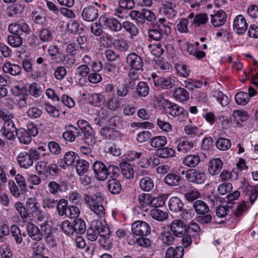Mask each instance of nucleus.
<instances>
[{
  "label": "nucleus",
  "instance_id": "nucleus-1",
  "mask_svg": "<svg viewBox=\"0 0 258 258\" xmlns=\"http://www.w3.org/2000/svg\"><path fill=\"white\" fill-rule=\"evenodd\" d=\"M84 200L89 209L98 217L101 218L104 217L105 210L102 204L103 199L100 193L94 195L85 194Z\"/></svg>",
  "mask_w": 258,
  "mask_h": 258
},
{
  "label": "nucleus",
  "instance_id": "nucleus-2",
  "mask_svg": "<svg viewBox=\"0 0 258 258\" xmlns=\"http://www.w3.org/2000/svg\"><path fill=\"white\" fill-rule=\"evenodd\" d=\"M94 229L97 230L99 235L102 238L99 239L100 243L102 246L105 247L106 244L110 243L109 238L110 235V230L105 220H94L92 221Z\"/></svg>",
  "mask_w": 258,
  "mask_h": 258
},
{
  "label": "nucleus",
  "instance_id": "nucleus-3",
  "mask_svg": "<svg viewBox=\"0 0 258 258\" xmlns=\"http://www.w3.org/2000/svg\"><path fill=\"white\" fill-rule=\"evenodd\" d=\"M15 180L18 184L13 180H10L8 182V187L11 194L16 198L20 196L23 192L27 190V185L24 177L18 174L15 176Z\"/></svg>",
  "mask_w": 258,
  "mask_h": 258
},
{
  "label": "nucleus",
  "instance_id": "nucleus-4",
  "mask_svg": "<svg viewBox=\"0 0 258 258\" xmlns=\"http://www.w3.org/2000/svg\"><path fill=\"white\" fill-rule=\"evenodd\" d=\"M181 174L185 175V177L188 182L198 184L204 183L207 178L206 174L204 171L197 169L183 170Z\"/></svg>",
  "mask_w": 258,
  "mask_h": 258
},
{
  "label": "nucleus",
  "instance_id": "nucleus-5",
  "mask_svg": "<svg viewBox=\"0 0 258 258\" xmlns=\"http://www.w3.org/2000/svg\"><path fill=\"white\" fill-rule=\"evenodd\" d=\"M8 31L11 34L21 36L23 34H29L31 30L28 24L25 21L21 20L16 23L10 24L8 27Z\"/></svg>",
  "mask_w": 258,
  "mask_h": 258
},
{
  "label": "nucleus",
  "instance_id": "nucleus-6",
  "mask_svg": "<svg viewBox=\"0 0 258 258\" xmlns=\"http://www.w3.org/2000/svg\"><path fill=\"white\" fill-rule=\"evenodd\" d=\"M127 66L137 71H143L144 61L141 56L135 52L127 54L125 58Z\"/></svg>",
  "mask_w": 258,
  "mask_h": 258
},
{
  "label": "nucleus",
  "instance_id": "nucleus-7",
  "mask_svg": "<svg viewBox=\"0 0 258 258\" xmlns=\"http://www.w3.org/2000/svg\"><path fill=\"white\" fill-rule=\"evenodd\" d=\"M132 231L134 235L144 237L150 234L151 228L147 222L142 221H137L132 224Z\"/></svg>",
  "mask_w": 258,
  "mask_h": 258
},
{
  "label": "nucleus",
  "instance_id": "nucleus-8",
  "mask_svg": "<svg viewBox=\"0 0 258 258\" xmlns=\"http://www.w3.org/2000/svg\"><path fill=\"white\" fill-rule=\"evenodd\" d=\"M100 25L108 28L109 30L117 32L122 29V24L116 19L113 17H107L105 16H101L99 18Z\"/></svg>",
  "mask_w": 258,
  "mask_h": 258
},
{
  "label": "nucleus",
  "instance_id": "nucleus-9",
  "mask_svg": "<svg viewBox=\"0 0 258 258\" xmlns=\"http://www.w3.org/2000/svg\"><path fill=\"white\" fill-rule=\"evenodd\" d=\"M1 132L3 136L6 139L9 141H14L17 136L18 130L13 121H8L4 122Z\"/></svg>",
  "mask_w": 258,
  "mask_h": 258
},
{
  "label": "nucleus",
  "instance_id": "nucleus-10",
  "mask_svg": "<svg viewBox=\"0 0 258 258\" xmlns=\"http://www.w3.org/2000/svg\"><path fill=\"white\" fill-rule=\"evenodd\" d=\"M161 102L164 105L165 112L169 115L176 117L183 114V108L179 106L177 104L172 103L164 99H163Z\"/></svg>",
  "mask_w": 258,
  "mask_h": 258
},
{
  "label": "nucleus",
  "instance_id": "nucleus-11",
  "mask_svg": "<svg viewBox=\"0 0 258 258\" xmlns=\"http://www.w3.org/2000/svg\"><path fill=\"white\" fill-rule=\"evenodd\" d=\"M233 27L237 34H244L248 27L245 18L242 15H237L233 20Z\"/></svg>",
  "mask_w": 258,
  "mask_h": 258
},
{
  "label": "nucleus",
  "instance_id": "nucleus-12",
  "mask_svg": "<svg viewBox=\"0 0 258 258\" xmlns=\"http://www.w3.org/2000/svg\"><path fill=\"white\" fill-rule=\"evenodd\" d=\"M170 229L174 236L181 237L185 233L186 227L183 221L175 219L171 223Z\"/></svg>",
  "mask_w": 258,
  "mask_h": 258
},
{
  "label": "nucleus",
  "instance_id": "nucleus-13",
  "mask_svg": "<svg viewBox=\"0 0 258 258\" xmlns=\"http://www.w3.org/2000/svg\"><path fill=\"white\" fill-rule=\"evenodd\" d=\"M95 177L98 180L104 181L107 179V167L101 161H95L93 165Z\"/></svg>",
  "mask_w": 258,
  "mask_h": 258
},
{
  "label": "nucleus",
  "instance_id": "nucleus-14",
  "mask_svg": "<svg viewBox=\"0 0 258 258\" xmlns=\"http://www.w3.org/2000/svg\"><path fill=\"white\" fill-rule=\"evenodd\" d=\"M25 206L27 211L31 214V218L34 215H38L42 213L40 205L35 198H29L26 200Z\"/></svg>",
  "mask_w": 258,
  "mask_h": 258
},
{
  "label": "nucleus",
  "instance_id": "nucleus-15",
  "mask_svg": "<svg viewBox=\"0 0 258 258\" xmlns=\"http://www.w3.org/2000/svg\"><path fill=\"white\" fill-rule=\"evenodd\" d=\"M210 16L211 22L214 27H220L226 22L227 16L223 10L214 12Z\"/></svg>",
  "mask_w": 258,
  "mask_h": 258
},
{
  "label": "nucleus",
  "instance_id": "nucleus-16",
  "mask_svg": "<svg viewBox=\"0 0 258 258\" xmlns=\"http://www.w3.org/2000/svg\"><path fill=\"white\" fill-rule=\"evenodd\" d=\"M98 10L93 6L85 8L82 13V18L86 21L93 22L98 17Z\"/></svg>",
  "mask_w": 258,
  "mask_h": 258
},
{
  "label": "nucleus",
  "instance_id": "nucleus-17",
  "mask_svg": "<svg viewBox=\"0 0 258 258\" xmlns=\"http://www.w3.org/2000/svg\"><path fill=\"white\" fill-rule=\"evenodd\" d=\"M78 158V154L74 152H67L64 154L63 159L59 162L60 166L65 169L66 167L73 165L76 163Z\"/></svg>",
  "mask_w": 258,
  "mask_h": 258
},
{
  "label": "nucleus",
  "instance_id": "nucleus-18",
  "mask_svg": "<svg viewBox=\"0 0 258 258\" xmlns=\"http://www.w3.org/2000/svg\"><path fill=\"white\" fill-rule=\"evenodd\" d=\"M26 229L28 235L33 240L39 241L42 239L43 234L39 228L33 223H28L26 225Z\"/></svg>",
  "mask_w": 258,
  "mask_h": 258
},
{
  "label": "nucleus",
  "instance_id": "nucleus-19",
  "mask_svg": "<svg viewBox=\"0 0 258 258\" xmlns=\"http://www.w3.org/2000/svg\"><path fill=\"white\" fill-rule=\"evenodd\" d=\"M18 164L21 168L28 169L33 164V161L26 151L20 152L17 157Z\"/></svg>",
  "mask_w": 258,
  "mask_h": 258
},
{
  "label": "nucleus",
  "instance_id": "nucleus-20",
  "mask_svg": "<svg viewBox=\"0 0 258 258\" xmlns=\"http://www.w3.org/2000/svg\"><path fill=\"white\" fill-rule=\"evenodd\" d=\"M175 81L171 77H161L154 79V84L155 86L162 89H169L172 88Z\"/></svg>",
  "mask_w": 258,
  "mask_h": 258
},
{
  "label": "nucleus",
  "instance_id": "nucleus-21",
  "mask_svg": "<svg viewBox=\"0 0 258 258\" xmlns=\"http://www.w3.org/2000/svg\"><path fill=\"white\" fill-rule=\"evenodd\" d=\"M223 164L222 160L219 158L212 159L209 164V173L212 175H217L221 171Z\"/></svg>",
  "mask_w": 258,
  "mask_h": 258
},
{
  "label": "nucleus",
  "instance_id": "nucleus-22",
  "mask_svg": "<svg viewBox=\"0 0 258 258\" xmlns=\"http://www.w3.org/2000/svg\"><path fill=\"white\" fill-rule=\"evenodd\" d=\"M184 254V249L182 246H178L175 248L168 247L165 253L166 258H182Z\"/></svg>",
  "mask_w": 258,
  "mask_h": 258
},
{
  "label": "nucleus",
  "instance_id": "nucleus-23",
  "mask_svg": "<svg viewBox=\"0 0 258 258\" xmlns=\"http://www.w3.org/2000/svg\"><path fill=\"white\" fill-rule=\"evenodd\" d=\"M171 23L168 22L164 18L159 19L156 23V26L162 34L169 35L171 32Z\"/></svg>",
  "mask_w": 258,
  "mask_h": 258
},
{
  "label": "nucleus",
  "instance_id": "nucleus-24",
  "mask_svg": "<svg viewBox=\"0 0 258 258\" xmlns=\"http://www.w3.org/2000/svg\"><path fill=\"white\" fill-rule=\"evenodd\" d=\"M183 205L181 200L177 197L171 198L168 201L169 209L174 213L180 212L183 209Z\"/></svg>",
  "mask_w": 258,
  "mask_h": 258
},
{
  "label": "nucleus",
  "instance_id": "nucleus-25",
  "mask_svg": "<svg viewBox=\"0 0 258 258\" xmlns=\"http://www.w3.org/2000/svg\"><path fill=\"white\" fill-rule=\"evenodd\" d=\"M3 70L6 73L10 74L13 76H17L21 73L22 69L18 64L6 62L3 65Z\"/></svg>",
  "mask_w": 258,
  "mask_h": 258
},
{
  "label": "nucleus",
  "instance_id": "nucleus-26",
  "mask_svg": "<svg viewBox=\"0 0 258 258\" xmlns=\"http://www.w3.org/2000/svg\"><path fill=\"white\" fill-rule=\"evenodd\" d=\"M121 98L113 95L106 102L105 106L108 109L111 111H116L120 107Z\"/></svg>",
  "mask_w": 258,
  "mask_h": 258
},
{
  "label": "nucleus",
  "instance_id": "nucleus-27",
  "mask_svg": "<svg viewBox=\"0 0 258 258\" xmlns=\"http://www.w3.org/2000/svg\"><path fill=\"white\" fill-rule=\"evenodd\" d=\"M155 153L157 156L163 159L173 157L175 155V150L172 148L168 147H163L161 149H156Z\"/></svg>",
  "mask_w": 258,
  "mask_h": 258
},
{
  "label": "nucleus",
  "instance_id": "nucleus-28",
  "mask_svg": "<svg viewBox=\"0 0 258 258\" xmlns=\"http://www.w3.org/2000/svg\"><path fill=\"white\" fill-rule=\"evenodd\" d=\"M167 140L163 136H157L150 139V144L152 148L161 149L167 144Z\"/></svg>",
  "mask_w": 258,
  "mask_h": 258
},
{
  "label": "nucleus",
  "instance_id": "nucleus-29",
  "mask_svg": "<svg viewBox=\"0 0 258 258\" xmlns=\"http://www.w3.org/2000/svg\"><path fill=\"white\" fill-rule=\"evenodd\" d=\"M173 95L176 100L181 102L187 101L189 98L187 91L181 87L176 88L174 91Z\"/></svg>",
  "mask_w": 258,
  "mask_h": 258
},
{
  "label": "nucleus",
  "instance_id": "nucleus-30",
  "mask_svg": "<svg viewBox=\"0 0 258 258\" xmlns=\"http://www.w3.org/2000/svg\"><path fill=\"white\" fill-rule=\"evenodd\" d=\"M15 208L23 221L31 220V214L28 212L26 207L24 206L21 202H16L15 205Z\"/></svg>",
  "mask_w": 258,
  "mask_h": 258
},
{
  "label": "nucleus",
  "instance_id": "nucleus-31",
  "mask_svg": "<svg viewBox=\"0 0 258 258\" xmlns=\"http://www.w3.org/2000/svg\"><path fill=\"white\" fill-rule=\"evenodd\" d=\"M108 190L113 195L119 194L121 191V185L119 180L112 178L109 179L107 182Z\"/></svg>",
  "mask_w": 258,
  "mask_h": 258
},
{
  "label": "nucleus",
  "instance_id": "nucleus-32",
  "mask_svg": "<svg viewBox=\"0 0 258 258\" xmlns=\"http://www.w3.org/2000/svg\"><path fill=\"white\" fill-rule=\"evenodd\" d=\"M200 162V158L199 155L190 154L186 156L183 160L184 165L189 167H195Z\"/></svg>",
  "mask_w": 258,
  "mask_h": 258
},
{
  "label": "nucleus",
  "instance_id": "nucleus-33",
  "mask_svg": "<svg viewBox=\"0 0 258 258\" xmlns=\"http://www.w3.org/2000/svg\"><path fill=\"white\" fill-rule=\"evenodd\" d=\"M124 28L130 34L131 38L137 36L139 30L137 26L129 21H125L122 23V28Z\"/></svg>",
  "mask_w": 258,
  "mask_h": 258
},
{
  "label": "nucleus",
  "instance_id": "nucleus-34",
  "mask_svg": "<svg viewBox=\"0 0 258 258\" xmlns=\"http://www.w3.org/2000/svg\"><path fill=\"white\" fill-rule=\"evenodd\" d=\"M121 173L123 176L127 179H131L134 177V170L132 166L127 162H121L120 163Z\"/></svg>",
  "mask_w": 258,
  "mask_h": 258
},
{
  "label": "nucleus",
  "instance_id": "nucleus-35",
  "mask_svg": "<svg viewBox=\"0 0 258 258\" xmlns=\"http://www.w3.org/2000/svg\"><path fill=\"white\" fill-rule=\"evenodd\" d=\"M74 233L82 234L86 231L85 221L81 218H76L73 222Z\"/></svg>",
  "mask_w": 258,
  "mask_h": 258
},
{
  "label": "nucleus",
  "instance_id": "nucleus-36",
  "mask_svg": "<svg viewBox=\"0 0 258 258\" xmlns=\"http://www.w3.org/2000/svg\"><path fill=\"white\" fill-rule=\"evenodd\" d=\"M172 232L169 231H162L160 234V239L163 244L166 246H170L174 244L175 239Z\"/></svg>",
  "mask_w": 258,
  "mask_h": 258
},
{
  "label": "nucleus",
  "instance_id": "nucleus-37",
  "mask_svg": "<svg viewBox=\"0 0 258 258\" xmlns=\"http://www.w3.org/2000/svg\"><path fill=\"white\" fill-rule=\"evenodd\" d=\"M167 118L168 116L167 115L159 117L157 119V124L159 128L162 131L169 132L172 130V126L167 121Z\"/></svg>",
  "mask_w": 258,
  "mask_h": 258
},
{
  "label": "nucleus",
  "instance_id": "nucleus-38",
  "mask_svg": "<svg viewBox=\"0 0 258 258\" xmlns=\"http://www.w3.org/2000/svg\"><path fill=\"white\" fill-rule=\"evenodd\" d=\"M10 232L11 235L15 239L16 243L20 244L23 241V235L25 236V233L23 234L21 233L19 227L15 224L12 225L10 227Z\"/></svg>",
  "mask_w": 258,
  "mask_h": 258
},
{
  "label": "nucleus",
  "instance_id": "nucleus-39",
  "mask_svg": "<svg viewBox=\"0 0 258 258\" xmlns=\"http://www.w3.org/2000/svg\"><path fill=\"white\" fill-rule=\"evenodd\" d=\"M150 213L151 217L158 221H163L168 218V213L159 209H152L150 211Z\"/></svg>",
  "mask_w": 258,
  "mask_h": 258
},
{
  "label": "nucleus",
  "instance_id": "nucleus-40",
  "mask_svg": "<svg viewBox=\"0 0 258 258\" xmlns=\"http://www.w3.org/2000/svg\"><path fill=\"white\" fill-rule=\"evenodd\" d=\"M28 91L33 97L38 98L41 95L43 90L40 84L33 82L28 86Z\"/></svg>",
  "mask_w": 258,
  "mask_h": 258
},
{
  "label": "nucleus",
  "instance_id": "nucleus-41",
  "mask_svg": "<svg viewBox=\"0 0 258 258\" xmlns=\"http://www.w3.org/2000/svg\"><path fill=\"white\" fill-rule=\"evenodd\" d=\"M38 36L42 42H49L53 39V33L48 28H43L40 30Z\"/></svg>",
  "mask_w": 258,
  "mask_h": 258
},
{
  "label": "nucleus",
  "instance_id": "nucleus-42",
  "mask_svg": "<svg viewBox=\"0 0 258 258\" xmlns=\"http://www.w3.org/2000/svg\"><path fill=\"white\" fill-rule=\"evenodd\" d=\"M149 87L146 82L141 81L138 83L136 87V92L140 97H145L149 93Z\"/></svg>",
  "mask_w": 258,
  "mask_h": 258
},
{
  "label": "nucleus",
  "instance_id": "nucleus-43",
  "mask_svg": "<svg viewBox=\"0 0 258 258\" xmlns=\"http://www.w3.org/2000/svg\"><path fill=\"white\" fill-rule=\"evenodd\" d=\"M17 136L19 141L24 144H29L31 141V137L28 133L26 131V129L21 128L18 130Z\"/></svg>",
  "mask_w": 258,
  "mask_h": 258
},
{
  "label": "nucleus",
  "instance_id": "nucleus-44",
  "mask_svg": "<svg viewBox=\"0 0 258 258\" xmlns=\"http://www.w3.org/2000/svg\"><path fill=\"white\" fill-rule=\"evenodd\" d=\"M75 166L78 174L79 175H82L88 171L89 164L85 160L79 159L77 160Z\"/></svg>",
  "mask_w": 258,
  "mask_h": 258
},
{
  "label": "nucleus",
  "instance_id": "nucleus-45",
  "mask_svg": "<svg viewBox=\"0 0 258 258\" xmlns=\"http://www.w3.org/2000/svg\"><path fill=\"white\" fill-rule=\"evenodd\" d=\"M193 207L198 214H205L209 211L208 206L201 200L196 201L194 203Z\"/></svg>",
  "mask_w": 258,
  "mask_h": 258
},
{
  "label": "nucleus",
  "instance_id": "nucleus-46",
  "mask_svg": "<svg viewBox=\"0 0 258 258\" xmlns=\"http://www.w3.org/2000/svg\"><path fill=\"white\" fill-rule=\"evenodd\" d=\"M8 42L13 47H19L23 43L22 37L18 34H11L8 36Z\"/></svg>",
  "mask_w": 258,
  "mask_h": 258
},
{
  "label": "nucleus",
  "instance_id": "nucleus-47",
  "mask_svg": "<svg viewBox=\"0 0 258 258\" xmlns=\"http://www.w3.org/2000/svg\"><path fill=\"white\" fill-rule=\"evenodd\" d=\"M182 86L189 90H193L195 88H201L203 86V83L200 81L188 78L183 81Z\"/></svg>",
  "mask_w": 258,
  "mask_h": 258
},
{
  "label": "nucleus",
  "instance_id": "nucleus-48",
  "mask_svg": "<svg viewBox=\"0 0 258 258\" xmlns=\"http://www.w3.org/2000/svg\"><path fill=\"white\" fill-rule=\"evenodd\" d=\"M209 18L206 13H200L196 15L191 22V24L196 27H200L201 25L206 24Z\"/></svg>",
  "mask_w": 258,
  "mask_h": 258
},
{
  "label": "nucleus",
  "instance_id": "nucleus-49",
  "mask_svg": "<svg viewBox=\"0 0 258 258\" xmlns=\"http://www.w3.org/2000/svg\"><path fill=\"white\" fill-rule=\"evenodd\" d=\"M140 186L143 190L150 191L154 187V183L151 178L146 176L141 179Z\"/></svg>",
  "mask_w": 258,
  "mask_h": 258
},
{
  "label": "nucleus",
  "instance_id": "nucleus-50",
  "mask_svg": "<svg viewBox=\"0 0 258 258\" xmlns=\"http://www.w3.org/2000/svg\"><path fill=\"white\" fill-rule=\"evenodd\" d=\"M180 180V177L174 173H169L167 174L164 179V182L170 186L178 185Z\"/></svg>",
  "mask_w": 258,
  "mask_h": 258
},
{
  "label": "nucleus",
  "instance_id": "nucleus-51",
  "mask_svg": "<svg viewBox=\"0 0 258 258\" xmlns=\"http://www.w3.org/2000/svg\"><path fill=\"white\" fill-rule=\"evenodd\" d=\"M193 147L194 144L192 142L183 140L179 142L177 147V150L179 152L186 153L190 151Z\"/></svg>",
  "mask_w": 258,
  "mask_h": 258
},
{
  "label": "nucleus",
  "instance_id": "nucleus-52",
  "mask_svg": "<svg viewBox=\"0 0 258 258\" xmlns=\"http://www.w3.org/2000/svg\"><path fill=\"white\" fill-rule=\"evenodd\" d=\"M249 100V95L247 93L239 92L235 96V101L237 104L240 105H246Z\"/></svg>",
  "mask_w": 258,
  "mask_h": 258
},
{
  "label": "nucleus",
  "instance_id": "nucleus-53",
  "mask_svg": "<svg viewBox=\"0 0 258 258\" xmlns=\"http://www.w3.org/2000/svg\"><path fill=\"white\" fill-rule=\"evenodd\" d=\"M138 202L142 208L151 206V195L145 193L140 194L138 197Z\"/></svg>",
  "mask_w": 258,
  "mask_h": 258
},
{
  "label": "nucleus",
  "instance_id": "nucleus-54",
  "mask_svg": "<svg viewBox=\"0 0 258 258\" xmlns=\"http://www.w3.org/2000/svg\"><path fill=\"white\" fill-rule=\"evenodd\" d=\"M216 146L219 150L226 151L230 148L231 146V141L226 138H220L216 142Z\"/></svg>",
  "mask_w": 258,
  "mask_h": 258
},
{
  "label": "nucleus",
  "instance_id": "nucleus-55",
  "mask_svg": "<svg viewBox=\"0 0 258 258\" xmlns=\"http://www.w3.org/2000/svg\"><path fill=\"white\" fill-rule=\"evenodd\" d=\"M128 88V84L124 83L119 84L116 88V96L120 98L125 97L129 93Z\"/></svg>",
  "mask_w": 258,
  "mask_h": 258
},
{
  "label": "nucleus",
  "instance_id": "nucleus-56",
  "mask_svg": "<svg viewBox=\"0 0 258 258\" xmlns=\"http://www.w3.org/2000/svg\"><path fill=\"white\" fill-rule=\"evenodd\" d=\"M68 207V202L67 200L61 199L59 201H57V204L56 207L58 215L60 216H63L64 214H66V212Z\"/></svg>",
  "mask_w": 258,
  "mask_h": 258
},
{
  "label": "nucleus",
  "instance_id": "nucleus-57",
  "mask_svg": "<svg viewBox=\"0 0 258 258\" xmlns=\"http://www.w3.org/2000/svg\"><path fill=\"white\" fill-rule=\"evenodd\" d=\"M137 71H138L131 69L127 73V77L129 79L128 85L131 89L135 87V82L139 80V75Z\"/></svg>",
  "mask_w": 258,
  "mask_h": 258
},
{
  "label": "nucleus",
  "instance_id": "nucleus-58",
  "mask_svg": "<svg viewBox=\"0 0 258 258\" xmlns=\"http://www.w3.org/2000/svg\"><path fill=\"white\" fill-rule=\"evenodd\" d=\"M57 204V200L51 196H46L42 200V207L44 209H53Z\"/></svg>",
  "mask_w": 258,
  "mask_h": 258
},
{
  "label": "nucleus",
  "instance_id": "nucleus-59",
  "mask_svg": "<svg viewBox=\"0 0 258 258\" xmlns=\"http://www.w3.org/2000/svg\"><path fill=\"white\" fill-rule=\"evenodd\" d=\"M42 10L38 7L34 9L32 13V18L35 23L42 24L45 21V17L41 16Z\"/></svg>",
  "mask_w": 258,
  "mask_h": 258
},
{
  "label": "nucleus",
  "instance_id": "nucleus-60",
  "mask_svg": "<svg viewBox=\"0 0 258 258\" xmlns=\"http://www.w3.org/2000/svg\"><path fill=\"white\" fill-rule=\"evenodd\" d=\"M213 96L222 106H226L228 104V98L222 92L215 91L214 92Z\"/></svg>",
  "mask_w": 258,
  "mask_h": 258
},
{
  "label": "nucleus",
  "instance_id": "nucleus-61",
  "mask_svg": "<svg viewBox=\"0 0 258 258\" xmlns=\"http://www.w3.org/2000/svg\"><path fill=\"white\" fill-rule=\"evenodd\" d=\"M42 114V110L34 106L29 107L26 112L27 115L31 119L38 118L41 116Z\"/></svg>",
  "mask_w": 258,
  "mask_h": 258
},
{
  "label": "nucleus",
  "instance_id": "nucleus-62",
  "mask_svg": "<svg viewBox=\"0 0 258 258\" xmlns=\"http://www.w3.org/2000/svg\"><path fill=\"white\" fill-rule=\"evenodd\" d=\"M82 50L83 51H86L88 50L87 46H79L76 43H71L69 44L66 48V50L68 53L75 54L77 51Z\"/></svg>",
  "mask_w": 258,
  "mask_h": 258
},
{
  "label": "nucleus",
  "instance_id": "nucleus-63",
  "mask_svg": "<svg viewBox=\"0 0 258 258\" xmlns=\"http://www.w3.org/2000/svg\"><path fill=\"white\" fill-rule=\"evenodd\" d=\"M163 44L158 43V44H153L150 45L149 47L152 54L154 55L159 56L161 55L164 52L163 48Z\"/></svg>",
  "mask_w": 258,
  "mask_h": 258
},
{
  "label": "nucleus",
  "instance_id": "nucleus-64",
  "mask_svg": "<svg viewBox=\"0 0 258 258\" xmlns=\"http://www.w3.org/2000/svg\"><path fill=\"white\" fill-rule=\"evenodd\" d=\"M201 229L200 226L196 223H190L186 227V231L187 233L192 236H196L199 235Z\"/></svg>",
  "mask_w": 258,
  "mask_h": 258
}]
</instances>
